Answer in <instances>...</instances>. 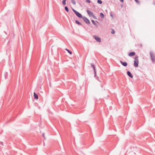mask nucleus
<instances>
[{
    "mask_svg": "<svg viewBox=\"0 0 155 155\" xmlns=\"http://www.w3.org/2000/svg\"><path fill=\"white\" fill-rule=\"evenodd\" d=\"M150 56L151 61L153 63H155V54L153 52L151 51L150 52Z\"/></svg>",
    "mask_w": 155,
    "mask_h": 155,
    "instance_id": "nucleus-1",
    "label": "nucleus"
},
{
    "mask_svg": "<svg viewBox=\"0 0 155 155\" xmlns=\"http://www.w3.org/2000/svg\"><path fill=\"white\" fill-rule=\"evenodd\" d=\"M138 57L137 56H136L135 58L134 61V66L135 67H137L138 66L139 61Z\"/></svg>",
    "mask_w": 155,
    "mask_h": 155,
    "instance_id": "nucleus-2",
    "label": "nucleus"
},
{
    "mask_svg": "<svg viewBox=\"0 0 155 155\" xmlns=\"http://www.w3.org/2000/svg\"><path fill=\"white\" fill-rule=\"evenodd\" d=\"M87 14L90 16H91L94 19H96V17L94 15L93 13L91 11L88 10H87Z\"/></svg>",
    "mask_w": 155,
    "mask_h": 155,
    "instance_id": "nucleus-3",
    "label": "nucleus"
},
{
    "mask_svg": "<svg viewBox=\"0 0 155 155\" xmlns=\"http://www.w3.org/2000/svg\"><path fill=\"white\" fill-rule=\"evenodd\" d=\"M84 21L87 24H90V22L89 20L86 17L83 16L82 18Z\"/></svg>",
    "mask_w": 155,
    "mask_h": 155,
    "instance_id": "nucleus-4",
    "label": "nucleus"
},
{
    "mask_svg": "<svg viewBox=\"0 0 155 155\" xmlns=\"http://www.w3.org/2000/svg\"><path fill=\"white\" fill-rule=\"evenodd\" d=\"M94 39L96 40L98 42L100 43L101 41V38L98 37L97 35H94Z\"/></svg>",
    "mask_w": 155,
    "mask_h": 155,
    "instance_id": "nucleus-5",
    "label": "nucleus"
},
{
    "mask_svg": "<svg viewBox=\"0 0 155 155\" xmlns=\"http://www.w3.org/2000/svg\"><path fill=\"white\" fill-rule=\"evenodd\" d=\"M75 14L76 15V16L78 17L79 18H82L83 17L82 15L81 14H80V13H79L78 12H77V11L75 13Z\"/></svg>",
    "mask_w": 155,
    "mask_h": 155,
    "instance_id": "nucleus-6",
    "label": "nucleus"
},
{
    "mask_svg": "<svg viewBox=\"0 0 155 155\" xmlns=\"http://www.w3.org/2000/svg\"><path fill=\"white\" fill-rule=\"evenodd\" d=\"M91 67L93 68V69L94 70V77H96V69L95 68V65L92 63L91 64Z\"/></svg>",
    "mask_w": 155,
    "mask_h": 155,
    "instance_id": "nucleus-7",
    "label": "nucleus"
},
{
    "mask_svg": "<svg viewBox=\"0 0 155 155\" xmlns=\"http://www.w3.org/2000/svg\"><path fill=\"white\" fill-rule=\"evenodd\" d=\"M120 63L124 66L126 67L127 65V63L126 62H123L122 61H120Z\"/></svg>",
    "mask_w": 155,
    "mask_h": 155,
    "instance_id": "nucleus-8",
    "label": "nucleus"
},
{
    "mask_svg": "<svg viewBox=\"0 0 155 155\" xmlns=\"http://www.w3.org/2000/svg\"><path fill=\"white\" fill-rule=\"evenodd\" d=\"M135 55V53L134 52H131L129 53L128 54L130 57H132Z\"/></svg>",
    "mask_w": 155,
    "mask_h": 155,
    "instance_id": "nucleus-9",
    "label": "nucleus"
},
{
    "mask_svg": "<svg viewBox=\"0 0 155 155\" xmlns=\"http://www.w3.org/2000/svg\"><path fill=\"white\" fill-rule=\"evenodd\" d=\"M127 74L131 78H133V75L131 74V73L130 71H127Z\"/></svg>",
    "mask_w": 155,
    "mask_h": 155,
    "instance_id": "nucleus-10",
    "label": "nucleus"
},
{
    "mask_svg": "<svg viewBox=\"0 0 155 155\" xmlns=\"http://www.w3.org/2000/svg\"><path fill=\"white\" fill-rule=\"evenodd\" d=\"M34 95L35 99H38V95L35 93L34 92Z\"/></svg>",
    "mask_w": 155,
    "mask_h": 155,
    "instance_id": "nucleus-11",
    "label": "nucleus"
},
{
    "mask_svg": "<svg viewBox=\"0 0 155 155\" xmlns=\"http://www.w3.org/2000/svg\"><path fill=\"white\" fill-rule=\"evenodd\" d=\"M91 21L93 24L94 25H95V27L97 28L98 27V25H97V24L93 20H91Z\"/></svg>",
    "mask_w": 155,
    "mask_h": 155,
    "instance_id": "nucleus-12",
    "label": "nucleus"
},
{
    "mask_svg": "<svg viewBox=\"0 0 155 155\" xmlns=\"http://www.w3.org/2000/svg\"><path fill=\"white\" fill-rule=\"evenodd\" d=\"M65 50L67 51L70 54H72V52L68 49L66 48L65 49Z\"/></svg>",
    "mask_w": 155,
    "mask_h": 155,
    "instance_id": "nucleus-13",
    "label": "nucleus"
},
{
    "mask_svg": "<svg viewBox=\"0 0 155 155\" xmlns=\"http://www.w3.org/2000/svg\"><path fill=\"white\" fill-rule=\"evenodd\" d=\"M100 15L101 17V18H103L104 17V14L102 13H101L100 14Z\"/></svg>",
    "mask_w": 155,
    "mask_h": 155,
    "instance_id": "nucleus-14",
    "label": "nucleus"
},
{
    "mask_svg": "<svg viewBox=\"0 0 155 155\" xmlns=\"http://www.w3.org/2000/svg\"><path fill=\"white\" fill-rule=\"evenodd\" d=\"M75 21V23L79 25H82L81 23H80L79 21L78 20H76Z\"/></svg>",
    "mask_w": 155,
    "mask_h": 155,
    "instance_id": "nucleus-15",
    "label": "nucleus"
},
{
    "mask_svg": "<svg viewBox=\"0 0 155 155\" xmlns=\"http://www.w3.org/2000/svg\"><path fill=\"white\" fill-rule=\"evenodd\" d=\"M71 3L73 5L76 4V2L74 0H71Z\"/></svg>",
    "mask_w": 155,
    "mask_h": 155,
    "instance_id": "nucleus-16",
    "label": "nucleus"
},
{
    "mask_svg": "<svg viewBox=\"0 0 155 155\" xmlns=\"http://www.w3.org/2000/svg\"><path fill=\"white\" fill-rule=\"evenodd\" d=\"M8 76V74L7 72H6L5 74V79H6L7 78Z\"/></svg>",
    "mask_w": 155,
    "mask_h": 155,
    "instance_id": "nucleus-17",
    "label": "nucleus"
},
{
    "mask_svg": "<svg viewBox=\"0 0 155 155\" xmlns=\"http://www.w3.org/2000/svg\"><path fill=\"white\" fill-rule=\"evenodd\" d=\"M65 10L67 12H69V9L67 6L65 7Z\"/></svg>",
    "mask_w": 155,
    "mask_h": 155,
    "instance_id": "nucleus-18",
    "label": "nucleus"
},
{
    "mask_svg": "<svg viewBox=\"0 0 155 155\" xmlns=\"http://www.w3.org/2000/svg\"><path fill=\"white\" fill-rule=\"evenodd\" d=\"M97 2L99 4H101L102 3V2L101 0H98L97 1Z\"/></svg>",
    "mask_w": 155,
    "mask_h": 155,
    "instance_id": "nucleus-19",
    "label": "nucleus"
},
{
    "mask_svg": "<svg viewBox=\"0 0 155 155\" xmlns=\"http://www.w3.org/2000/svg\"><path fill=\"white\" fill-rule=\"evenodd\" d=\"M66 0H63L62 1V4L64 5H66Z\"/></svg>",
    "mask_w": 155,
    "mask_h": 155,
    "instance_id": "nucleus-20",
    "label": "nucleus"
},
{
    "mask_svg": "<svg viewBox=\"0 0 155 155\" xmlns=\"http://www.w3.org/2000/svg\"><path fill=\"white\" fill-rule=\"evenodd\" d=\"M72 10L73 11V12L74 13L77 11L76 10H75L73 8H72Z\"/></svg>",
    "mask_w": 155,
    "mask_h": 155,
    "instance_id": "nucleus-21",
    "label": "nucleus"
},
{
    "mask_svg": "<svg viewBox=\"0 0 155 155\" xmlns=\"http://www.w3.org/2000/svg\"><path fill=\"white\" fill-rule=\"evenodd\" d=\"M86 2L90 3L91 2V1L90 0H86Z\"/></svg>",
    "mask_w": 155,
    "mask_h": 155,
    "instance_id": "nucleus-22",
    "label": "nucleus"
},
{
    "mask_svg": "<svg viewBox=\"0 0 155 155\" xmlns=\"http://www.w3.org/2000/svg\"><path fill=\"white\" fill-rule=\"evenodd\" d=\"M42 137L44 138L45 139V133H43L42 134Z\"/></svg>",
    "mask_w": 155,
    "mask_h": 155,
    "instance_id": "nucleus-23",
    "label": "nucleus"
},
{
    "mask_svg": "<svg viewBox=\"0 0 155 155\" xmlns=\"http://www.w3.org/2000/svg\"><path fill=\"white\" fill-rule=\"evenodd\" d=\"M115 33L114 30L113 29L111 32V33L112 34H114Z\"/></svg>",
    "mask_w": 155,
    "mask_h": 155,
    "instance_id": "nucleus-24",
    "label": "nucleus"
},
{
    "mask_svg": "<svg viewBox=\"0 0 155 155\" xmlns=\"http://www.w3.org/2000/svg\"><path fill=\"white\" fill-rule=\"evenodd\" d=\"M135 1L137 3L139 2L138 0H135Z\"/></svg>",
    "mask_w": 155,
    "mask_h": 155,
    "instance_id": "nucleus-25",
    "label": "nucleus"
},
{
    "mask_svg": "<svg viewBox=\"0 0 155 155\" xmlns=\"http://www.w3.org/2000/svg\"><path fill=\"white\" fill-rule=\"evenodd\" d=\"M120 1L121 2H123L124 1V0H120Z\"/></svg>",
    "mask_w": 155,
    "mask_h": 155,
    "instance_id": "nucleus-26",
    "label": "nucleus"
},
{
    "mask_svg": "<svg viewBox=\"0 0 155 155\" xmlns=\"http://www.w3.org/2000/svg\"><path fill=\"white\" fill-rule=\"evenodd\" d=\"M153 5H155V1L153 2Z\"/></svg>",
    "mask_w": 155,
    "mask_h": 155,
    "instance_id": "nucleus-27",
    "label": "nucleus"
},
{
    "mask_svg": "<svg viewBox=\"0 0 155 155\" xmlns=\"http://www.w3.org/2000/svg\"><path fill=\"white\" fill-rule=\"evenodd\" d=\"M0 144H2V145H3V142H1V143H0Z\"/></svg>",
    "mask_w": 155,
    "mask_h": 155,
    "instance_id": "nucleus-28",
    "label": "nucleus"
},
{
    "mask_svg": "<svg viewBox=\"0 0 155 155\" xmlns=\"http://www.w3.org/2000/svg\"><path fill=\"white\" fill-rule=\"evenodd\" d=\"M120 6H121V7H122L123 6V5H121Z\"/></svg>",
    "mask_w": 155,
    "mask_h": 155,
    "instance_id": "nucleus-29",
    "label": "nucleus"
},
{
    "mask_svg": "<svg viewBox=\"0 0 155 155\" xmlns=\"http://www.w3.org/2000/svg\"><path fill=\"white\" fill-rule=\"evenodd\" d=\"M4 32H5V34H6V32H5V31H4Z\"/></svg>",
    "mask_w": 155,
    "mask_h": 155,
    "instance_id": "nucleus-30",
    "label": "nucleus"
},
{
    "mask_svg": "<svg viewBox=\"0 0 155 155\" xmlns=\"http://www.w3.org/2000/svg\"><path fill=\"white\" fill-rule=\"evenodd\" d=\"M111 15V16H113L112 15Z\"/></svg>",
    "mask_w": 155,
    "mask_h": 155,
    "instance_id": "nucleus-31",
    "label": "nucleus"
},
{
    "mask_svg": "<svg viewBox=\"0 0 155 155\" xmlns=\"http://www.w3.org/2000/svg\"><path fill=\"white\" fill-rule=\"evenodd\" d=\"M96 22H97V23H98V22L97 21H96Z\"/></svg>",
    "mask_w": 155,
    "mask_h": 155,
    "instance_id": "nucleus-32",
    "label": "nucleus"
}]
</instances>
